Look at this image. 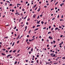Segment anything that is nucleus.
<instances>
[{
	"label": "nucleus",
	"mask_w": 65,
	"mask_h": 65,
	"mask_svg": "<svg viewBox=\"0 0 65 65\" xmlns=\"http://www.w3.org/2000/svg\"><path fill=\"white\" fill-rule=\"evenodd\" d=\"M21 19H22V18H20L19 21V22H21Z\"/></svg>",
	"instance_id": "19"
},
{
	"label": "nucleus",
	"mask_w": 65,
	"mask_h": 65,
	"mask_svg": "<svg viewBox=\"0 0 65 65\" xmlns=\"http://www.w3.org/2000/svg\"><path fill=\"white\" fill-rule=\"evenodd\" d=\"M54 55V53H52L51 54V56H53L52 55Z\"/></svg>",
	"instance_id": "21"
},
{
	"label": "nucleus",
	"mask_w": 65,
	"mask_h": 65,
	"mask_svg": "<svg viewBox=\"0 0 65 65\" xmlns=\"http://www.w3.org/2000/svg\"><path fill=\"white\" fill-rule=\"evenodd\" d=\"M46 64L47 65V64H50V62H46Z\"/></svg>",
	"instance_id": "6"
},
{
	"label": "nucleus",
	"mask_w": 65,
	"mask_h": 65,
	"mask_svg": "<svg viewBox=\"0 0 65 65\" xmlns=\"http://www.w3.org/2000/svg\"><path fill=\"white\" fill-rule=\"evenodd\" d=\"M41 23L42 24H43V21H42L41 22Z\"/></svg>",
	"instance_id": "33"
},
{
	"label": "nucleus",
	"mask_w": 65,
	"mask_h": 65,
	"mask_svg": "<svg viewBox=\"0 0 65 65\" xmlns=\"http://www.w3.org/2000/svg\"><path fill=\"white\" fill-rule=\"evenodd\" d=\"M61 26H62L63 28H64V27H65L64 25H61Z\"/></svg>",
	"instance_id": "44"
},
{
	"label": "nucleus",
	"mask_w": 65,
	"mask_h": 65,
	"mask_svg": "<svg viewBox=\"0 0 65 65\" xmlns=\"http://www.w3.org/2000/svg\"><path fill=\"white\" fill-rule=\"evenodd\" d=\"M4 38H6H6H8V37H4Z\"/></svg>",
	"instance_id": "26"
},
{
	"label": "nucleus",
	"mask_w": 65,
	"mask_h": 65,
	"mask_svg": "<svg viewBox=\"0 0 65 65\" xmlns=\"http://www.w3.org/2000/svg\"><path fill=\"white\" fill-rule=\"evenodd\" d=\"M16 51H17L16 50H14L13 51V53H15V52Z\"/></svg>",
	"instance_id": "10"
},
{
	"label": "nucleus",
	"mask_w": 65,
	"mask_h": 65,
	"mask_svg": "<svg viewBox=\"0 0 65 65\" xmlns=\"http://www.w3.org/2000/svg\"><path fill=\"white\" fill-rule=\"evenodd\" d=\"M40 8H39V9L38 10V12H39V11H40Z\"/></svg>",
	"instance_id": "12"
},
{
	"label": "nucleus",
	"mask_w": 65,
	"mask_h": 65,
	"mask_svg": "<svg viewBox=\"0 0 65 65\" xmlns=\"http://www.w3.org/2000/svg\"><path fill=\"white\" fill-rule=\"evenodd\" d=\"M39 16H38V17H37V19H39Z\"/></svg>",
	"instance_id": "24"
},
{
	"label": "nucleus",
	"mask_w": 65,
	"mask_h": 65,
	"mask_svg": "<svg viewBox=\"0 0 65 65\" xmlns=\"http://www.w3.org/2000/svg\"><path fill=\"white\" fill-rule=\"evenodd\" d=\"M27 21H30V19L29 18H28L27 19Z\"/></svg>",
	"instance_id": "25"
},
{
	"label": "nucleus",
	"mask_w": 65,
	"mask_h": 65,
	"mask_svg": "<svg viewBox=\"0 0 65 65\" xmlns=\"http://www.w3.org/2000/svg\"><path fill=\"white\" fill-rule=\"evenodd\" d=\"M59 28H62V27L60 26L59 27Z\"/></svg>",
	"instance_id": "47"
},
{
	"label": "nucleus",
	"mask_w": 65,
	"mask_h": 65,
	"mask_svg": "<svg viewBox=\"0 0 65 65\" xmlns=\"http://www.w3.org/2000/svg\"><path fill=\"white\" fill-rule=\"evenodd\" d=\"M17 28V27L15 26L14 28V29L15 30V28Z\"/></svg>",
	"instance_id": "35"
},
{
	"label": "nucleus",
	"mask_w": 65,
	"mask_h": 65,
	"mask_svg": "<svg viewBox=\"0 0 65 65\" xmlns=\"http://www.w3.org/2000/svg\"><path fill=\"white\" fill-rule=\"evenodd\" d=\"M55 18L54 17V18H53L52 19V20H55Z\"/></svg>",
	"instance_id": "20"
},
{
	"label": "nucleus",
	"mask_w": 65,
	"mask_h": 65,
	"mask_svg": "<svg viewBox=\"0 0 65 65\" xmlns=\"http://www.w3.org/2000/svg\"><path fill=\"white\" fill-rule=\"evenodd\" d=\"M17 61H16L14 63V64H17Z\"/></svg>",
	"instance_id": "32"
},
{
	"label": "nucleus",
	"mask_w": 65,
	"mask_h": 65,
	"mask_svg": "<svg viewBox=\"0 0 65 65\" xmlns=\"http://www.w3.org/2000/svg\"><path fill=\"white\" fill-rule=\"evenodd\" d=\"M36 17V15L35 14H34L33 15V17L34 18H35V17Z\"/></svg>",
	"instance_id": "4"
},
{
	"label": "nucleus",
	"mask_w": 65,
	"mask_h": 65,
	"mask_svg": "<svg viewBox=\"0 0 65 65\" xmlns=\"http://www.w3.org/2000/svg\"><path fill=\"white\" fill-rule=\"evenodd\" d=\"M30 48H31V47H29L28 48V49H27V50H29V49H30Z\"/></svg>",
	"instance_id": "40"
},
{
	"label": "nucleus",
	"mask_w": 65,
	"mask_h": 65,
	"mask_svg": "<svg viewBox=\"0 0 65 65\" xmlns=\"http://www.w3.org/2000/svg\"><path fill=\"white\" fill-rule=\"evenodd\" d=\"M58 63V62L57 63H54V64H57Z\"/></svg>",
	"instance_id": "56"
},
{
	"label": "nucleus",
	"mask_w": 65,
	"mask_h": 65,
	"mask_svg": "<svg viewBox=\"0 0 65 65\" xmlns=\"http://www.w3.org/2000/svg\"><path fill=\"white\" fill-rule=\"evenodd\" d=\"M40 25H38L37 26V27H40Z\"/></svg>",
	"instance_id": "9"
},
{
	"label": "nucleus",
	"mask_w": 65,
	"mask_h": 65,
	"mask_svg": "<svg viewBox=\"0 0 65 65\" xmlns=\"http://www.w3.org/2000/svg\"><path fill=\"white\" fill-rule=\"evenodd\" d=\"M61 18H63V15H62L61 17Z\"/></svg>",
	"instance_id": "57"
},
{
	"label": "nucleus",
	"mask_w": 65,
	"mask_h": 65,
	"mask_svg": "<svg viewBox=\"0 0 65 65\" xmlns=\"http://www.w3.org/2000/svg\"><path fill=\"white\" fill-rule=\"evenodd\" d=\"M27 17V16H26L25 17H24V20H25V19H26Z\"/></svg>",
	"instance_id": "16"
},
{
	"label": "nucleus",
	"mask_w": 65,
	"mask_h": 65,
	"mask_svg": "<svg viewBox=\"0 0 65 65\" xmlns=\"http://www.w3.org/2000/svg\"><path fill=\"white\" fill-rule=\"evenodd\" d=\"M22 11H24V10H24V9H22Z\"/></svg>",
	"instance_id": "63"
},
{
	"label": "nucleus",
	"mask_w": 65,
	"mask_h": 65,
	"mask_svg": "<svg viewBox=\"0 0 65 65\" xmlns=\"http://www.w3.org/2000/svg\"><path fill=\"white\" fill-rule=\"evenodd\" d=\"M46 41H47L48 42L49 41V40L47 39Z\"/></svg>",
	"instance_id": "39"
},
{
	"label": "nucleus",
	"mask_w": 65,
	"mask_h": 65,
	"mask_svg": "<svg viewBox=\"0 0 65 65\" xmlns=\"http://www.w3.org/2000/svg\"><path fill=\"white\" fill-rule=\"evenodd\" d=\"M31 63H34V61H32L31 62Z\"/></svg>",
	"instance_id": "42"
},
{
	"label": "nucleus",
	"mask_w": 65,
	"mask_h": 65,
	"mask_svg": "<svg viewBox=\"0 0 65 65\" xmlns=\"http://www.w3.org/2000/svg\"><path fill=\"white\" fill-rule=\"evenodd\" d=\"M6 2H7V3H9V4H10V2H9L8 1H7Z\"/></svg>",
	"instance_id": "8"
},
{
	"label": "nucleus",
	"mask_w": 65,
	"mask_h": 65,
	"mask_svg": "<svg viewBox=\"0 0 65 65\" xmlns=\"http://www.w3.org/2000/svg\"><path fill=\"white\" fill-rule=\"evenodd\" d=\"M46 5H47V6H48V5H49V4L48 3L47 4H46Z\"/></svg>",
	"instance_id": "62"
},
{
	"label": "nucleus",
	"mask_w": 65,
	"mask_h": 65,
	"mask_svg": "<svg viewBox=\"0 0 65 65\" xmlns=\"http://www.w3.org/2000/svg\"><path fill=\"white\" fill-rule=\"evenodd\" d=\"M46 29V27H45L43 28V29Z\"/></svg>",
	"instance_id": "41"
},
{
	"label": "nucleus",
	"mask_w": 65,
	"mask_h": 65,
	"mask_svg": "<svg viewBox=\"0 0 65 65\" xmlns=\"http://www.w3.org/2000/svg\"><path fill=\"white\" fill-rule=\"evenodd\" d=\"M18 12H17L15 14H18Z\"/></svg>",
	"instance_id": "61"
},
{
	"label": "nucleus",
	"mask_w": 65,
	"mask_h": 65,
	"mask_svg": "<svg viewBox=\"0 0 65 65\" xmlns=\"http://www.w3.org/2000/svg\"><path fill=\"white\" fill-rule=\"evenodd\" d=\"M40 64H42V61L40 62Z\"/></svg>",
	"instance_id": "46"
},
{
	"label": "nucleus",
	"mask_w": 65,
	"mask_h": 65,
	"mask_svg": "<svg viewBox=\"0 0 65 65\" xmlns=\"http://www.w3.org/2000/svg\"><path fill=\"white\" fill-rule=\"evenodd\" d=\"M61 43H60L59 44V45H60V47H62V46L61 45H62V44L63 43V42L62 41L61 42Z\"/></svg>",
	"instance_id": "1"
},
{
	"label": "nucleus",
	"mask_w": 65,
	"mask_h": 65,
	"mask_svg": "<svg viewBox=\"0 0 65 65\" xmlns=\"http://www.w3.org/2000/svg\"><path fill=\"white\" fill-rule=\"evenodd\" d=\"M59 17H60V15H58L57 16V18L58 19H59Z\"/></svg>",
	"instance_id": "22"
},
{
	"label": "nucleus",
	"mask_w": 65,
	"mask_h": 65,
	"mask_svg": "<svg viewBox=\"0 0 65 65\" xmlns=\"http://www.w3.org/2000/svg\"><path fill=\"white\" fill-rule=\"evenodd\" d=\"M49 38L50 39H53V37H51V36L49 37Z\"/></svg>",
	"instance_id": "2"
},
{
	"label": "nucleus",
	"mask_w": 65,
	"mask_h": 65,
	"mask_svg": "<svg viewBox=\"0 0 65 65\" xmlns=\"http://www.w3.org/2000/svg\"><path fill=\"white\" fill-rule=\"evenodd\" d=\"M19 41H18L17 42V44H18V43H19Z\"/></svg>",
	"instance_id": "31"
},
{
	"label": "nucleus",
	"mask_w": 65,
	"mask_h": 65,
	"mask_svg": "<svg viewBox=\"0 0 65 65\" xmlns=\"http://www.w3.org/2000/svg\"><path fill=\"white\" fill-rule=\"evenodd\" d=\"M18 30H19V29H16V31H18Z\"/></svg>",
	"instance_id": "58"
},
{
	"label": "nucleus",
	"mask_w": 65,
	"mask_h": 65,
	"mask_svg": "<svg viewBox=\"0 0 65 65\" xmlns=\"http://www.w3.org/2000/svg\"><path fill=\"white\" fill-rule=\"evenodd\" d=\"M60 21H64V20L62 19H60Z\"/></svg>",
	"instance_id": "49"
},
{
	"label": "nucleus",
	"mask_w": 65,
	"mask_h": 65,
	"mask_svg": "<svg viewBox=\"0 0 65 65\" xmlns=\"http://www.w3.org/2000/svg\"><path fill=\"white\" fill-rule=\"evenodd\" d=\"M42 15H43L42 14H41V15H40V17H42Z\"/></svg>",
	"instance_id": "48"
},
{
	"label": "nucleus",
	"mask_w": 65,
	"mask_h": 65,
	"mask_svg": "<svg viewBox=\"0 0 65 65\" xmlns=\"http://www.w3.org/2000/svg\"><path fill=\"white\" fill-rule=\"evenodd\" d=\"M14 11V10L13 9L12 10V12H13V11Z\"/></svg>",
	"instance_id": "43"
},
{
	"label": "nucleus",
	"mask_w": 65,
	"mask_h": 65,
	"mask_svg": "<svg viewBox=\"0 0 65 65\" xmlns=\"http://www.w3.org/2000/svg\"><path fill=\"white\" fill-rule=\"evenodd\" d=\"M53 29H54V28H51V31H53Z\"/></svg>",
	"instance_id": "27"
},
{
	"label": "nucleus",
	"mask_w": 65,
	"mask_h": 65,
	"mask_svg": "<svg viewBox=\"0 0 65 65\" xmlns=\"http://www.w3.org/2000/svg\"><path fill=\"white\" fill-rule=\"evenodd\" d=\"M40 22V21H39L38 22H37V24H39V22Z\"/></svg>",
	"instance_id": "5"
},
{
	"label": "nucleus",
	"mask_w": 65,
	"mask_h": 65,
	"mask_svg": "<svg viewBox=\"0 0 65 65\" xmlns=\"http://www.w3.org/2000/svg\"><path fill=\"white\" fill-rule=\"evenodd\" d=\"M28 41V39H27L26 40V42H27Z\"/></svg>",
	"instance_id": "50"
},
{
	"label": "nucleus",
	"mask_w": 65,
	"mask_h": 65,
	"mask_svg": "<svg viewBox=\"0 0 65 65\" xmlns=\"http://www.w3.org/2000/svg\"><path fill=\"white\" fill-rule=\"evenodd\" d=\"M14 42L12 44V46H13L14 45Z\"/></svg>",
	"instance_id": "18"
},
{
	"label": "nucleus",
	"mask_w": 65,
	"mask_h": 65,
	"mask_svg": "<svg viewBox=\"0 0 65 65\" xmlns=\"http://www.w3.org/2000/svg\"><path fill=\"white\" fill-rule=\"evenodd\" d=\"M27 26H26L25 27V28L26 29H27Z\"/></svg>",
	"instance_id": "29"
},
{
	"label": "nucleus",
	"mask_w": 65,
	"mask_h": 65,
	"mask_svg": "<svg viewBox=\"0 0 65 65\" xmlns=\"http://www.w3.org/2000/svg\"><path fill=\"white\" fill-rule=\"evenodd\" d=\"M12 52V50H11L10 51H9V53H11V52Z\"/></svg>",
	"instance_id": "45"
},
{
	"label": "nucleus",
	"mask_w": 65,
	"mask_h": 65,
	"mask_svg": "<svg viewBox=\"0 0 65 65\" xmlns=\"http://www.w3.org/2000/svg\"><path fill=\"white\" fill-rule=\"evenodd\" d=\"M2 55H3V56H5V55H6V54H4L3 53H2Z\"/></svg>",
	"instance_id": "7"
},
{
	"label": "nucleus",
	"mask_w": 65,
	"mask_h": 65,
	"mask_svg": "<svg viewBox=\"0 0 65 65\" xmlns=\"http://www.w3.org/2000/svg\"><path fill=\"white\" fill-rule=\"evenodd\" d=\"M62 59H65V57H62Z\"/></svg>",
	"instance_id": "37"
},
{
	"label": "nucleus",
	"mask_w": 65,
	"mask_h": 65,
	"mask_svg": "<svg viewBox=\"0 0 65 65\" xmlns=\"http://www.w3.org/2000/svg\"><path fill=\"white\" fill-rule=\"evenodd\" d=\"M20 54H18L17 55V56L18 57V56H20Z\"/></svg>",
	"instance_id": "28"
},
{
	"label": "nucleus",
	"mask_w": 65,
	"mask_h": 65,
	"mask_svg": "<svg viewBox=\"0 0 65 65\" xmlns=\"http://www.w3.org/2000/svg\"><path fill=\"white\" fill-rule=\"evenodd\" d=\"M58 3V2H57L55 4V5H56Z\"/></svg>",
	"instance_id": "23"
},
{
	"label": "nucleus",
	"mask_w": 65,
	"mask_h": 65,
	"mask_svg": "<svg viewBox=\"0 0 65 65\" xmlns=\"http://www.w3.org/2000/svg\"><path fill=\"white\" fill-rule=\"evenodd\" d=\"M56 56V54L54 55L53 56H52V57H54Z\"/></svg>",
	"instance_id": "11"
},
{
	"label": "nucleus",
	"mask_w": 65,
	"mask_h": 65,
	"mask_svg": "<svg viewBox=\"0 0 65 65\" xmlns=\"http://www.w3.org/2000/svg\"><path fill=\"white\" fill-rule=\"evenodd\" d=\"M51 33V32L49 31L48 33V34H49L50 33Z\"/></svg>",
	"instance_id": "36"
},
{
	"label": "nucleus",
	"mask_w": 65,
	"mask_h": 65,
	"mask_svg": "<svg viewBox=\"0 0 65 65\" xmlns=\"http://www.w3.org/2000/svg\"><path fill=\"white\" fill-rule=\"evenodd\" d=\"M31 51H29V54H31Z\"/></svg>",
	"instance_id": "53"
},
{
	"label": "nucleus",
	"mask_w": 65,
	"mask_h": 65,
	"mask_svg": "<svg viewBox=\"0 0 65 65\" xmlns=\"http://www.w3.org/2000/svg\"><path fill=\"white\" fill-rule=\"evenodd\" d=\"M20 35H18V38H19V37H20Z\"/></svg>",
	"instance_id": "15"
},
{
	"label": "nucleus",
	"mask_w": 65,
	"mask_h": 65,
	"mask_svg": "<svg viewBox=\"0 0 65 65\" xmlns=\"http://www.w3.org/2000/svg\"><path fill=\"white\" fill-rule=\"evenodd\" d=\"M6 49H3L2 50L3 51H5Z\"/></svg>",
	"instance_id": "55"
},
{
	"label": "nucleus",
	"mask_w": 65,
	"mask_h": 65,
	"mask_svg": "<svg viewBox=\"0 0 65 65\" xmlns=\"http://www.w3.org/2000/svg\"><path fill=\"white\" fill-rule=\"evenodd\" d=\"M55 42H56L55 41V40L53 41V42H54V43H55Z\"/></svg>",
	"instance_id": "52"
},
{
	"label": "nucleus",
	"mask_w": 65,
	"mask_h": 65,
	"mask_svg": "<svg viewBox=\"0 0 65 65\" xmlns=\"http://www.w3.org/2000/svg\"><path fill=\"white\" fill-rule=\"evenodd\" d=\"M37 9V7H36V8L35 9V10H36Z\"/></svg>",
	"instance_id": "54"
},
{
	"label": "nucleus",
	"mask_w": 65,
	"mask_h": 65,
	"mask_svg": "<svg viewBox=\"0 0 65 65\" xmlns=\"http://www.w3.org/2000/svg\"><path fill=\"white\" fill-rule=\"evenodd\" d=\"M28 24H29V23L28 22H27L26 23V25H28Z\"/></svg>",
	"instance_id": "38"
},
{
	"label": "nucleus",
	"mask_w": 65,
	"mask_h": 65,
	"mask_svg": "<svg viewBox=\"0 0 65 65\" xmlns=\"http://www.w3.org/2000/svg\"><path fill=\"white\" fill-rule=\"evenodd\" d=\"M37 6V5H35L33 6L34 8V7H36V6Z\"/></svg>",
	"instance_id": "14"
},
{
	"label": "nucleus",
	"mask_w": 65,
	"mask_h": 65,
	"mask_svg": "<svg viewBox=\"0 0 65 65\" xmlns=\"http://www.w3.org/2000/svg\"><path fill=\"white\" fill-rule=\"evenodd\" d=\"M11 54H9V55H8L7 56V57L8 58V57H10V56H11Z\"/></svg>",
	"instance_id": "3"
},
{
	"label": "nucleus",
	"mask_w": 65,
	"mask_h": 65,
	"mask_svg": "<svg viewBox=\"0 0 65 65\" xmlns=\"http://www.w3.org/2000/svg\"><path fill=\"white\" fill-rule=\"evenodd\" d=\"M60 37H63V35H61V36H60Z\"/></svg>",
	"instance_id": "64"
},
{
	"label": "nucleus",
	"mask_w": 65,
	"mask_h": 65,
	"mask_svg": "<svg viewBox=\"0 0 65 65\" xmlns=\"http://www.w3.org/2000/svg\"><path fill=\"white\" fill-rule=\"evenodd\" d=\"M38 30V28L36 29L35 30V31H36V30Z\"/></svg>",
	"instance_id": "17"
},
{
	"label": "nucleus",
	"mask_w": 65,
	"mask_h": 65,
	"mask_svg": "<svg viewBox=\"0 0 65 65\" xmlns=\"http://www.w3.org/2000/svg\"><path fill=\"white\" fill-rule=\"evenodd\" d=\"M37 63H38V60H37Z\"/></svg>",
	"instance_id": "51"
},
{
	"label": "nucleus",
	"mask_w": 65,
	"mask_h": 65,
	"mask_svg": "<svg viewBox=\"0 0 65 65\" xmlns=\"http://www.w3.org/2000/svg\"><path fill=\"white\" fill-rule=\"evenodd\" d=\"M58 28H57V27H56L55 28V30H58Z\"/></svg>",
	"instance_id": "13"
},
{
	"label": "nucleus",
	"mask_w": 65,
	"mask_h": 65,
	"mask_svg": "<svg viewBox=\"0 0 65 65\" xmlns=\"http://www.w3.org/2000/svg\"><path fill=\"white\" fill-rule=\"evenodd\" d=\"M20 51V50H18V51H17L18 53H19V52Z\"/></svg>",
	"instance_id": "30"
},
{
	"label": "nucleus",
	"mask_w": 65,
	"mask_h": 65,
	"mask_svg": "<svg viewBox=\"0 0 65 65\" xmlns=\"http://www.w3.org/2000/svg\"><path fill=\"white\" fill-rule=\"evenodd\" d=\"M27 37H29V35H27Z\"/></svg>",
	"instance_id": "60"
},
{
	"label": "nucleus",
	"mask_w": 65,
	"mask_h": 65,
	"mask_svg": "<svg viewBox=\"0 0 65 65\" xmlns=\"http://www.w3.org/2000/svg\"><path fill=\"white\" fill-rule=\"evenodd\" d=\"M34 39H35L34 38H33L31 40V41H33V40Z\"/></svg>",
	"instance_id": "34"
},
{
	"label": "nucleus",
	"mask_w": 65,
	"mask_h": 65,
	"mask_svg": "<svg viewBox=\"0 0 65 65\" xmlns=\"http://www.w3.org/2000/svg\"><path fill=\"white\" fill-rule=\"evenodd\" d=\"M31 52H32V51H33V48H32L31 49Z\"/></svg>",
	"instance_id": "59"
}]
</instances>
